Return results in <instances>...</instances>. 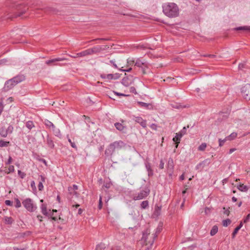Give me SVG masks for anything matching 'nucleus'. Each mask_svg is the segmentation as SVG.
Listing matches in <instances>:
<instances>
[{"instance_id": "nucleus-1", "label": "nucleus", "mask_w": 250, "mask_h": 250, "mask_svg": "<svg viewBox=\"0 0 250 250\" xmlns=\"http://www.w3.org/2000/svg\"><path fill=\"white\" fill-rule=\"evenodd\" d=\"M163 12L167 17L174 18L179 15V8L174 2H166L163 4Z\"/></svg>"}, {"instance_id": "nucleus-2", "label": "nucleus", "mask_w": 250, "mask_h": 250, "mask_svg": "<svg viewBox=\"0 0 250 250\" xmlns=\"http://www.w3.org/2000/svg\"><path fill=\"white\" fill-rule=\"evenodd\" d=\"M125 146L124 143L122 141H115L111 143L106 148L105 154L106 156H111L116 149H120Z\"/></svg>"}, {"instance_id": "nucleus-3", "label": "nucleus", "mask_w": 250, "mask_h": 250, "mask_svg": "<svg viewBox=\"0 0 250 250\" xmlns=\"http://www.w3.org/2000/svg\"><path fill=\"white\" fill-rule=\"evenodd\" d=\"M150 193V189L147 186H145L142 188L140 191L133 194V200H140L146 198Z\"/></svg>"}, {"instance_id": "nucleus-4", "label": "nucleus", "mask_w": 250, "mask_h": 250, "mask_svg": "<svg viewBox=\"0 0 250 250\" xmlns=\"http://www.w3.org/2000/svg\"><path fill=\"white\" fill-rule=\"evenodd\" d=\"M127 63L128 65H131L134 64V65L142 69L143 73H145V70L148 68V64L146 62H143L140 59H128Z\"/></svg>"}, {"instance_id": "nucleus-5", "label": "nucleus", "mask_w": 250, "mask_h": 250, "mask_svg": "<svg viewBox=\"0 0 250 250\" xmlns=\"http://www.w3.org/2000/svg\"><path fill=\"white\" fill-rule=\"evenodd\" d=\"M22 203L24 207L29 212H34L37 208V207L33 200L29 198L24 200Z\"/></svg>"}, {"instance_id": "nucleus-6", "label": "nucleus", "mask_w": 250, "mask_h": 250, "mask_svg": "<svg viewBox=\"0 0 250 250\" xmlns=\"http://www.w3.org/2000/svg\"><path fill=\"white\" fill-rule=\"evenodd\" d=\"M241 93L246 100H250V84H246L242 87Z\"/></svg>"}, {"instance_id": "nucleus-7", "label": "nucleus", "mask_w": 250, "mask_h": 250, "mask_svg": "<svg viewBox=\"0 0 250 250\" xmlns=\"http://www.w3.org/2000/svg\"><path fill=\"white\" fill-rule=\"evenodd\" d=\"M109 48V46L107 45H97L93 48H89L91 54H97Z\"/></svg>"}, {"instance_id": "nucleus-8", "label": "nucleus", "mask_w": 250, "mask_h": 250, "mask_svg": "<svg viewBox=\"0 0 250 250\" xmlns=\"http://www.w3.org/2000/svg\"><path fill=\"white\" fill-rule=\"evenodd\" d=\"M13 129L14 127L12 125H9L7 128L5 127H2L0 129V135L2 137H6L8 134L12 133Z\"/></svg>"}, {"instance_id": "nucleus-9", "label": "nucleus", "mask_w": 250, "mask_h": 250, "mask_svg": "<svg viewBox=\"0 0 250 250\" xmlns=\"http://www.w3.org/2000/svg\"><path fill=\"white\" fill-rule=\"evenodd\" d=\"M16 85V84L15 83L14 81H13L11 79L5 82L3 89L4 91H8L12 89Z\"/></svg>"}, {"instance_id": "nucleus-10", "label": "nucleus", "mask_w": 250, "mask_h": 250, "mask_svg": "<svg viewBox=\"0 0 250 250\" xmlns=\"http://www.w3.org/2000/svg\"><path fill=\"white\" fill-rule=\"evenodd\" d=\"M210 163L209 159H206L201 163H199L195 167L196 170L202 171L205 167L208 166Z\"/></svg>"}, {"instance_id": "nucleus-11", "label": "nucleus", "mask_w": 250, "mask_h": 250, "mask_svg": "<svg viewBox=\"0 0 250 250\" xmlns=\"http://www.w3.org/2000/svg\"><path fill=\"white\" fill-rule=\"evenodd\" d=\"M132 119L135 122L139 124L142 127L146 128V121L144 120L142 117L133 115Z\"/></svg>"}, {"instance_id": "nucleus-12", "label": "nucleus", "mask_w": 250, "mask_h": 250, "mask_svg": "<svg viewBox=\"0 0 250 250\" xmlns=\"http://www.w3.org/2000/svg\"><path fill=\"white\" fill-rule=\"evenodd\" d=\"M162 229V226L161 225H159L156 229L155 232L152 234V240L148 242V243H149L150 245L153 244L155 239L157 237L158 234L161 231Z\"/></svg>"}, {"instance_id": "nucleus-13", "label": "nucleus", "mask_w": 250, "mask_h": 250, "mask_svg": "<svg viewBox=\"0 0 250 250\" xmlns=\"http://www.w3.org/2000/svg\"><path fill=\"white\" fill-rule=\"evenodd\" d=\"M174 168V164L173 159L171 158H169L167 164V172L169 175L171 176L173 173V169Z\"/></svg>"}, {"instance_id": "nucleus-14", "label": "nucleus", "mask_w": 250, "mask_h": 250, "mask_svg": "<svg viewBox=\"0 0 250 250\" xmlns=\"http://www.w3.org/2000/svg\"><path fill=\"white\" fill-rule=\"evenodd\" d=\"M11 79L13 81H14L15 83L17 85L19 83L25 80V76L22 74H19Z\"/></svg>"}, {"instance_id": "nucleus-15", "label": "nucleus", "mask_w": 250, "mask_h": 250, "mask_svg": "<svg viewBox=\"0 0 250 250\" xmlns=\"http://www.w3.org/2000/svg\"><path fill=\"white\" fill-rule=\"evenodd\" d=\"M150 234V230L148 229H146L144 232H143V236L142 238V240L144 241L145 242H146V244H150L148 243L149 240L147 242L148 236ZM150 240V241H151Z\"/></svg>"}, {"instance_id": "nucleus-16", "label": "nucleus", "mask_w": 250, "mask_h": 250, "mask_svg": "<svg viewBox=\"0 0 250 250\" xmlns=\"http://www.w3.org/2000/svg\"><path fill=\"white\" fill-rule=\"evenodd\" d=\"M90 49H88L86 50H85L82 52H81L80 53L76 54V57H73L74 58H78V57H84L87 55H90Z\"/></svg>"}, {"instance_id": "nucleus-17", "label": "nucleus", "mask_w": 250, "mask_h": 250, "mask_svg": "<svg viewBox=\"0 0 250 250\" xmlns=\"http://www.w3.org/2000/svg\"><path fill=\"white\" fill-rule=\"evenodd\" d=\"M137 104L142 107H144L147 109H151L153 108L152 105L150 104L146 103L143 102H137Z\"/></svg>"}, {"instance_id": "nucleus-18", "label": "nucleus", "mask_w": 250, "mask_h": 250, "mask_svg": "<svg viewBox=\"0 0 250 250\" xmlns=\"http://www.w3.org/2000/svg\"><path fill=\"white\" fill-rule=\"evenodd\" d=\"M64 60H66V59H65L64 58H55V59L48 60V61H46L45 63L48 65H50L52 63H53V62H56L62 61Z\"/></svg>"}, {"instance_id": "nucleus-19", "label": "nucleus", "mask_w": 250, "mask_h": 250, "mask_svg": "<svg viewBox=\"0 0 250 250\" xmlns=\"http://www.w3.org/2000/svg\"><path fill=\"white\" fill-rule=\"evenodd\" d=\"M182 136L183 135L179 132L178 133H176L175 136L173 138V141L174 142H175L177 144L176 147H178V144L180 143V141Z\"/></svg>"}, {"instance_id": "nucleus-20", "label": "nucleus", "mask_w": 250, "mask_h": 250, "mask_svg": "<svg viewBox=\"0 0 250 250\" xmlns=\"http://www.w3.org/2000/svg\"><path fill=\"white\" fill-rule=\"evenodd\" d=\"M132 83V80L128 77H125L122 79V83L125 86H128Z\"/></svg>"}, {"instance_id": "nucleus-21", "label": "nucleus", "mask_w": 250, "mask_h": 250, "mask_svg": "<svg viewBox=\"0 0 250 250\" xmlns=\"http://www.w3.org/2000/svg\"><path fill=\"white\" fill-rule=\"evenodd\" d=\"M114 126L116 128L120 131H124L125 129V126H124L123 124L120 123H116L114 124Z\"/></svg>"}, {"instance_id": "nucleus-22", "label": "nucleus", "mask_w": 250, "mask_h": 250, "mask_svg": "<svg viewBox=\"0 0 250 250\" xmlns=\"http://www.w3.org/2000/svg\"><path fill=\"white\" fill-rule=\"evenodd\" d=\"M237 188L242 192H246L248 190V187L243 184H239L237 186Z\"/></svg>"}, {"instance_id": "nucleus-23", "label": "nucleus", "mask_w": 250, "mask_h": 250, "mask_svg": "<svg viewBox=\"0 0 250 250\" xmlns=\"http://www.w3.org/2000/svg\"><path fill=\"white\" fill-rule=\"evenodd\" d=\"M41 181H40L38 185V188L40 191H42L43 189V186L42 183L45 182V178L42 175L40 176Z\"/></svg>"}, {"instance_id": "nucleus-24", "label": "nucleus", "mask_w": 250, "mask_h": 250, "mask_svg": "<svg viewBox=\"0 0 250 250\" xmlns=\"http://www.w3.org/2000/svg\"><path fill=\"white\" fill-rule=\"evenodd\" d=\"M101 77L103 79H107V80H112L115 79L116 78H114L113 75L112 74H103L101 75Z\"/></svg>"}, {"instance_id": "nucleus-25", "label": "nucleus", "mask_w": 250, "mask_h": 250, "mask_svg": "<svg viewBox=\"0 0 250 250\" xmlns=\"http://www.w3.org/2000/svg\"><path fill=\"white\" fill-rule=\"evenodd\" d=\"M242 226L243 223L241 222L239 225L234 229L233 232H232V238H234L235 237L236 234L237 233L238 231L240 230V229L242 227Z\"/></svg>"}, {"instance_id": "nucleus-26", "label": "nucleus", "mask_w": 250, "mask_h": 250, "mask_svg": "<svg viewBox=\"0 0 250 250\" xmlns=\"http://www.w3.org/2000/svg\"><path fill=\"white\" fill-rule=\"evenodd\" d=\"M44 124L46 125L47 127H48L49 129H52V128H54V125L50 121L48 120H45L44 121Z\"/></svg>"}, {"instance_id": "nucleus-27", "label": "nucleus", "mask_w": 250, "mask_h": 250, "mask_svg": "<svg viewBox=\"0 0 250 250\" xmlns=\"http://www.w3.org/2000/svg\"><path fill=\"white\" fill-rule=\"evenodd\" d=\"M51 129L53 131L55 136H56L59 138L61 137L62 134H61V131L59 129L56 128L55 126L54 128H52Z\"/></svg>"}, {"instance_id": "nucleus-28", "label": "nucleus", "mask_w": 250, "mask_h": 250, "mask_svg": "<svg viewBox=\"0 0 250 250\" xmlns=\"http://www.w3.org/2000/svg\"><path fill=\"white\" fill-rule=\"evenodd\" d=\"M41 212L43 215L45 216H47L48 215V212L47 211V207L46 205L42 204L41 206Z\"/></svg>"}, {"instance_id": "nucleus-29", "label": "nucleus", "mask_w": 250, "mask_h": 250, "mask_svg": "<svg viewBox=\"0 0 250 250\" xmlns=\"http://www.w3.org/2000/svg\"><path fill=\"white\" fill-rule=\"evenodd\" d=\"M218 227L216 225L213 226L210 232V235L214 236V235H215L218 232Z\"/></svg>"}, {"instance_id": "nucleus-30", "label": "nucleus", "mask_w": 250, "mask_h": 250, "mask_svg": "<svg viewBox=\"0 0 250 250\" xmlns=\"http://www.w3.org/2000/svg\"><path fill=\"white\" fill-rule=\"evenodd\" d=\"M237 134L236 132H232L229 135L226 137L227 141H231L237 137Z\"/></svg>"}, {"instance_id": "nucleus-31", "label": "nucleus", "mask_w": 250, "mask_h": 250, "mask_svg": "<svg viewBox=\"0 0 250 250\" xmlns=\"http://www.w3.org/2000/svg\"><path fill=\"white\" fill-rule=\"evenodd\" d=\"M26 126L29 130L35 127V125L32 121H28L26 123Z\"/></svg>"}, {"instance_id": "nucleus-32", "label": "nucleus", "mask_w": 250, "mask_h": 250, "mask_svg": "<svg viewBox=\"0 0 250 250\" xmlns=\"http://www.w3.org/2000/svg\"><path fill=\"white\" fill-rule=\"evenodd\" d=\"M234 29L235 30L250 31V26H240V27L235 28Z\"/></svg>"}, {"instance_id": "nucleus-33", "label": "nucleus", "mask_w": 250, "mask_h": 250, "mask_svg": "<svg viewBox=\"0 0 250 250\" xmlns=\"http://www.w3.org/2000/svg\"><path fill=\"white\" fill-rule=\"evenodd\" d=\"M4 220L6 224H11L13 222V219L10 217H5Z\"/></svg>"}, {"instance_id": "nucleus-34", "label": "nucleus", "mask_w": 250, "mask_h": 250, "mask_svg": "<svg viewBox=\"0 0 250 250\" xmlns=\"http://www.w3.org/2000/svg\"><path fill=\"white\" fill-rule=\"evenodd\" d=\"M134 221L135 222V225L133 227H129L128 229H129L135 230L136 229H137L138 228V227H139V222L138 220H134Z\"/></svg>"}, {"instance_id": "nucleus-35", "label": "nucleus", "mask_w": 250, "mask_h": 250, "mask_svg": "<svg viewBox=\"0 0 250 250\" xmlns=\"http://www.w3.org/2000/svg\"><path fill=\"white\" fill-rule=\"evenodd\" d=\"M47 144L48 146L51 148H53L54 146L53 141L49 137L47 138Z\"/></svg>"}, {"instance_id": "nucleus-36", "label": "nucleus", "mask_w": 250, "mask_h": 250, "mask_svg": "<svg viewBox=\"0 0 250 250\" xmlns=\"http://www.w3.org/2000/svg\"><path fill=\"white\" fill-rule=\"evenodd\" d=\"M146 167L148 171L149 175L153 174L152 170L151 168V165L149 163L146 164Z\"/></svg>"}, {"instance_id": "nucleus-37", "label": "nucleus", "mask_w": 250, "mask_h": 250, "mask_svg": "<svg viewBox=\"0 0 250 250\" xmlns=\"http://www.w3.org/2000/svg\"><path fill=\"white\" fill-rule=\"evenodd\" d=\"M105 248V245L104 244L101 243L97 245L95 250H104Z\"/></svg>"}, {"instance_id": "nucleus-38", "label": "nucleus", "mask_w": 250, "mask_h": 250, "mask_svg": "<svg viewBox=\"0 0 250 250\" xmlns=\"http://www.w3.org/2000/svg\"><path fill=\"white\" fill-rule=\"evenodd\" d=\"M148 206V202L146 200L143 201L141 204V207L142 209H145Z\"/></svg>"}, {"instance_id": "nucleus-39", "label": "nucleus", "mask_w": 250, "mask_h": 250, "mask_svg": "<svg viewBox=\"0 0 250 250\" xmlns=\"http://www.w3.org/2000/svg\"><path fill=\"white\" fill-rule=\"evenodd\" d=\"M9 142L5 141L3 140H0V147H5L8 146L9 144Z\"/></svg>"}, {"instance_id": "nucleus-40", "label": "nucleus", "mask_w": 250, "mask_h": 250, "mask_svg": "<svg viewBox=\"0 0 250 250\" xmlns=\"http://www.w3.org/2000/svg\"><path fill=\"white\" fill-rule=\"evenodd\" d=\"M78 189V187L76 185H73L72 187L68 188L69 193H72V190H77Z\"/></svg>"}, {"instance_id": "nucleus-41", "label": "nucleus", "mask_w": 250, "mask_h": 250, "mask_svg": "<svg viewBox=\"0 0 250 250\" xmlns=\"http://www.w3.org/2000/svg\"><path fill=\"white\" fill-rule=\"evenodd\" d=\"M207 147V145L206 143H202L200 146L198 147V150L200 151H203Z\"/></svg>"}, {"instance_id": "nucleus-42", "label": "nucleus", "mask_w": 250, "mask_h": 250, "mask_svg": "<svg viewBox=\"0 0 250 250\" xmlns=\"http://www.w3.org/2000/svg\"><path fill=\"white\" fill-rule=\"evenodd\" d=\"M231 223V221L229 219L224 220L223 221V225L225 227H227Z\"/></svg>"}, {"instance_id": "nucleus-43", "label": "nucleus", "mask_w": 250, "mask_h": 250, "mask_svg": "<svg viewBox=\"0 0 250 250\" xmlns=\"http://www.w3.org/2000/svg\"><path fill=\"white\" fill-rule=\"evenodd\" d=\"M161 208L160 207H157V208H155L154 214L156 215H159L160 214Z\"/></svg>"}, {"instance_id": "nucleus-44", "label": "nucleus", "mask_w": 250, "mask_h": 250, "mask_svg": "<svg viewBox=\"0 0 250 250\" xmlns=\"http://www.w3.org/2000/svg\"><path fill=\"white\" fill-rule=\"evenodd\" d=\"M218 141H219V146H223V145L224 144L225 142H226L227 141V140L226 138H225L223 140H222L221 139H219Z\"/></svg>"}, {"instance_id": "nucleus-45", "label": "nucleus", "mask_w": 250, "mask_h": 250, "mask_svg": "<svg viewBox=\"0 0 250 250\" xmlns=\"http://www.w3.org/2000/svg\"><path fill=\"white\" fill-rule=\"evenodd\" d=\"M211 209L208 207H206L205 208V213L206 215H209L211 213Z\"/></svg>"}, {"instance_id": "nucleus-46", "label": "nucleus", "mask_w": 250, "mask_h": 250, "mask_svg": "<svg viewBox=\"0 0 250 250\" xmlns=\"http://www.w3.org/2000/svg\"><path fill=\"white\" fill-rule=\"evenodd\" d=\"M68 141L69 142L71 146L73 148H75L76 149H77V146H76V144H75V143L72 142L70 138H68Z\"/></svg>"}, {"instance_id": "nucleus-47", "label": "nucleus", "mask_w": 250, "mask_h": 250, "mask_svg": "<svg viewBox=\"0 0 250 250\" xmlns=\"http://www.w3.org/2000/svg\"><path fill=\"white\" fill-rule=\"evenodd\" d=\"M18 175L20 176V177L22 179H23L25 177V173L21 172L20 170L18 171Z\"/></svg>"}, {"instance_id": "nucleus-48", "label": "nucleus", "mask_w": 250, "mask_h": 250, "mask_svg": "<svg viewBox=\"0 0 250 250\" xmlns=\"http://www.w3.org/2000/svg\"><path fill=\"white\" fill-rule=\"evenodd\" d=\"M15 201H16L15 207L16 208H20L21 207V203L20 201L17 198L15 199Z\"/></svg>"}, {"instance_id": "nucleus-49", "label": "nucleus", "mask_w": 250, "mask_h": 250, "mask_svg": "<svg viewBox=\"0 0 250 250\" xmlns=\"http://www.w3.org/2000/svg\"><path fill=\"white\" fill-rule=\"evenodd\" d=\"M188 125L187 126V127L184 126L183 129L179 132L180 134H181L183 136L185 135L187 131V128L188 127Z\"/></svg>"}, {"instance_id": "nucleus-50", "label": "nucleus", "mask_w": 250, "mask_h": 250, "mask_svg": "<svg viewBox=\"0 0 250 250\" xmlns=\"http://www.w3.org/2000/svg\"><path fill=\"white\" fill-rule=\"evenodd\" d=\"M69 194L72 196H75L76 197H78L79 196V193L77 192V190H72V193H69Z\"/></svg>"}, {"instance_id": "nucleus-51", "label": "nucleus", "mask_w": 250, "mask_h": 250, "mask_svg": "<svg viewBox=\"0 0 250 250\" xmlns=\"http://www.w3.org/2000/svg\"><path fill=\"white\" fill-rule=\"evenodd\" d=\"M14 171V167L13 166H10L8 167V171L7 172L8 173H9L10 172H13Z\"/></svg>"}, {"instance_id": "nucleus-52", "label": "nucleus", "mask_w": 250, "mask_h": 250, "mask_svg": "<svg viewBox=\"0 0 250 250\" xmlns=\"http://www.w3.org/2000/svg\"><path fill=\"white\" fill-rule=\"evenodd\" d=\"M8 62L6 59H3L0 60V65L5 64Z\"/></svg>"}, {"instance_id": "nucleus-53", "label": "nucleus", "mask_w": 250, "mask_h": 250, "mask_svg": "<svg viewBox=\"0 0 250 250\" xmlns=\"http://www.w3.org/2000/svg\"><path fill=\"white\" fill-rule=\"evenodd\" d=\"M113 93L115 95L117 96H127L128 95H126L123 93H119L117 92L113 91Z\"/></svg>"}, {"instance_id": "nucleus-54", "label": "nucleus", "mask_w": 250, "mask_h": 250, "mask_svg": "<svg viewBox=\"0 0 250 250\" xmlns=\"http://www.w3.org/2000/svg\"><path fill=\"white\" fill-rule=\"evenodd\" d=\"M3 108H4V105L3 104L2 102H0V115L3 111Z\"/></svg>"}, {"instance_id": "nucleus-55", "label": "nucleus", "mask_w": 250, "mask_h": 250, "mask_svg": "<svg viewBox=\"0 0 250 250\" xmlns=\"http://www.w3.org/2000/svg\"><path fill=\"white\" fill-rule=\"evenodd\" d=\"M5 204L7 205V206H11L13 204V203L12 201H11L10 200H7L5 201Z\"/></svg>"}, {"instance_id": "nucleus-56", "label": "nucleus", "mask_w": 250, "mask_h": 250, "mask_svg": "<svg viewBox=\"0 0 250 250\" xmlns=\"http://www.w3.org/2000/svg\"><path fill=\"white\" fill-rule=\"evenodd\" d=\"M31 187H32L33 190H35L36 189L35 183L34 181H31Z\"/></svg>"}, {"instance_id": "nucleus-57", "label": "nucleus", "mask_w": 250, "mask_h": 250, "mask_svg": "<svg viewBox=\"0 0 250 250\" xmlns=\"http://www.w3.org/2000/svg\"><path fill=\"white\" fill-rule=\"evenodd\" d=\"M164 165H165V163L163 161V160H161L160 165H159L160 168L163 169L164 168Z\"/></svg>"}, {"instance_id": "nucleus-58", "label": "nucleus", "mask_w": 250, "mask_h": 250, "mask_svg": "<svg viewBox=\"0 0 250 250\" xmlns=\"http://www.w3.org/2000/svg\"><path fill=\"white\" fill-rule=\"evenodd\" d=\"M250 218V214H249L247 215L246 217L244 219V222L247 223V222H248L249 221Z\"/></svg>"}, {"instance_id": "nucleus-59", "label": "nucleus", "mask_w": 250, "mask_h": 250, "mask_svg": "<svg viewBox=\"0 0 250 250\" xmlns=\"http://www.w3.org/2000/svg\"><path fill=\"white\" fill-rule=\"evenodd\" d=\"M110 63H111V64H113V66H114V68H118V66H117V64L115 63L114 61H113V60L110 61Z\"/></svg>"}, {"instance_id": "nucleus-60", "label": "nucleus", "mask_w": 250, "mask_h": 250, "mask_svg": "<svg viewBox=\"0 0 250 250\" xmlns=\"http://www.w3.org/2000/svg\"><path fill=\"white\" fill-rule=\"evenodd\" d=\"M12 157L11 156H9L7 161L6 162V165L10 164L12 162Z\"/></svg>"}, {"instance_id": "nucleus-61", "label": "nucleus", "mask_w": 250, "mask_h": 250, "mask_svg": "<svg viewBox=\"0 0 250 250\" xmlns=\"http://www.w3.org/2000/svg\"><path fill=\"white\" fill-rule=\"evenodd\" d=\"M102 197L100 196V199H99V208L100 209L102 208Z\"/></svg>"}, {"instance_id": "nucleus-62", "label": "nucleus", "mask_w": 250, "mask_h": 250, "mask_svg": "<svg viewBox=\"0 0 250 250\" xmlns=\"http://www.w3.org/2000/svg\"><path fill=\"white\" fill-rule=\"evenodd\" d=\"M132 68H129L127 69H119V70L123 72H130Z\"/></svg>"}, {"instance_id": "nucleus-63", "label": "nucleus", "mask_w": 250, "mask_h": 250, "mask_svg": "<svg viewBox=\"0 0 250 250\" xmlns=\"http://www.w3.org/2000/svg\"><path fill=\"white\" fill-rule=\"evenodd\" d=\"M150 127L153 130H156L157 129V125L155 124H152L151 125Z\"/></svg>"}, {"instance_id": "nucleus-64", "label": "nucleus", "mask_w": 250, "mask_h": 250, "mask_svg": "<svg viewBox=\"0 0 250 250\" xmlns=\"http://www.w3.org/2000/svg\"><path fill=\"white\" fill-rule=\"evenodd\" d=\"M130 90L131 92H132L135 94H136L137 93L136 91V89L134 87H131L130 88Z\"/></svg>"}]
</instances>
